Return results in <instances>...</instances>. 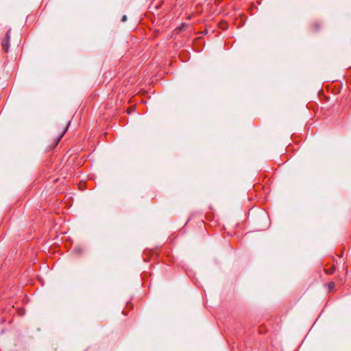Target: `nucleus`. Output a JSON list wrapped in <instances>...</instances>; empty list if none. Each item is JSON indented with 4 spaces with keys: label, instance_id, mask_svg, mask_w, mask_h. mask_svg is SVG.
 <instances>
[{
    "label": "nucleus",
    "instance_id": "nucleus-1",
    "mask_svg": "<svg viewBox=\"0 0 351 351\" xmlns=\"http://www.w3.org/2000/svg\"><path fill=\"white\" fill-rule=\"evenodd\" d=\"M10 29H9L3 39L2 40L1 45L3 49V50L5 52L8 51L9 47H10Z\"/></svg>",
    "mask_w": 351,
    "mask_h": 351
},
{
    "label": "nucleus",
    "instance_id": "nucleus-2",
    "mask_svg": "<svg viewBox=\"0 0 351 351\" xmlns=\"http://www.w3.org/2000/svg\"><path fill=\"white\" fill-rule=\"evenodd\" d=\"M335 270V267H330V268L325 269V272L327 274H332L334 273Z\"/></svg>",
    "mask_w": 351,
    "mask_h": 351
},
{
    "label": "nucleus",
    "instance_id": "nucleus-3",
    "mask_svg": "<svg viewBox=\"0 0 351 351\" xmlns=\"http://www.w3.org/2000/svg\"><path fill=\"white\" fill-rule=\"evenodd\" d=\"M66 132V129L64 130V131L60 135V136L58 137V140H57V142H56V144L58 143V142L60 141V139L62 138V137L63 136L64 134Z\"/></svg>",
    "mask_w": 351,
    "mask_h": 351
},
{
    "label": "nucleus",
    "instance_id": "nucleus-4",
    "mask_svg": "<svg viewBox=\"0 0 351 351\" xmlns=\"http://www.w3.org/2000/svg\"><path fill=\"white\" fill-rule=\"evenodd\" d=\"M328 287H329V289H333V288L335 287V283H334V282H330V283L328 284Z\"/></svg>",
    "mask_w": 351,
    "mask_h": 351
},
{
    "label": "nucleus",
    "instance_id": "nucleus-5",
    "mask_svg": "<svg viewBox=\"0 0 351 351\" xmlns=\"http://www.w3.org/2000/svg\"><path fill=\"white\" fill-rule=\"evenodd\" d=\"M126 20H127V17H126V16H125V15L123 16H122V19H121V21H122L123 22H125V21H126Z\"/></svg>",
    "mask_w": 351,
    "mask_h": 351
},
{
    "label": "nucleus",
    "instance_id": "nucleus-6",
    "mask_svg": "<svg viewBox=\"0 0 351 351\" xmlns=\"http://www.w3.org/2000/svg\"><path fill=\"white\" fill-rule=\"evenodd\" d=\"M130 112H132V110H130V111L128 110V113H130Z\"/></svg>",
    "mask_w": 351,
    "mask_h": 351
},
{
    "label": "nucleus",
    "instance_id": "nucleus-7",
    "mask_svg": "<svg viewBox=\"0 0 351 351\" xmlns=\"http://www.w3.org/2000/svg\"><path fill=\"white\" fill-rule=\"evenodd\" d=\"M130 112H132V110H130V111L128 110V113H130Z\"/></svg>",
    "mask_w": 351,
    "mask_h": 351
}]
</instances>
